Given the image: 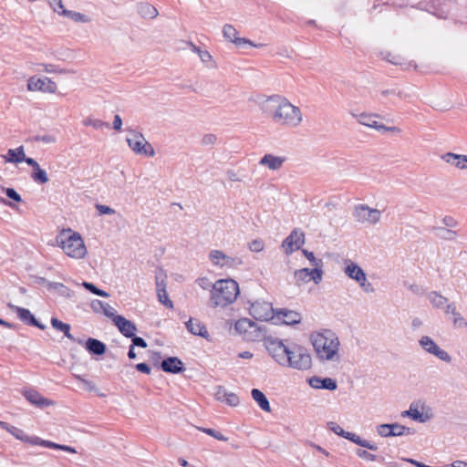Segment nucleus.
Listing matches in <instances>:
<instances>
[{
  "mask_svg": "<svg viewBox=\"0 0 467 467\" xmlns=\"http://www.w3.org/2000/svg\"><path fill=\"white\" fill-rule=\"evenodd\" d=\"M31 178L35 182L39 184H45L49 180L47 171L40 166L32 171Z\"/></svg>",
  "mask_w": 467,
  "mask_h": 467,
  "instance_id": "obj_39",
  "label": "nucleus"
},
{
  "mask_svg": "<svg viewBox=\"0 0 467 467\" xmlns=\"http://www.w3.org/2000/svg\"><path fill=\"white\" fill-rule=\"evenodd\" d=\"M284 157L274 156L272 154H265L259 161L261 165L267 166L270 170L276 171L280 169L285 162Z\"/></svg>",
  "mask_w": 467,
  "mask_h": 467,
  "instance_id": "obj_28",
  "label": "nucleus"
},
{
  "mask_svg": "<svg viewBox=\"0 0 467 467\" xmlns=\"http://www.w3.org/2000/svg\"><path fill=\"white\" fill-rule=\"evenodd\" d=\"M309 386L317 389L336 390L337 389V382L332 378H321L313 376L307 379Z\"/></svg>",
  "mask_w": 467,
  "mask_h": 467,
  "instance_id": "obj_19",
  "label": "nucleus"
},
{
  "mask_svg": "<svg viewBox=\"0 0 467 467\" xmlns=\"http://www.w3.org/2000/svg\"><path fill=\"white\" fill-rule=\"evenodd\" d=\"M48 4L54 12L57 13L60 16V11L66 9L64 7L62 0H48Z\"/></svg>",
  "mask_w": 467,
  "mask_h": 467,
  "instance_id": "obj_59",
  "label": "nucleus"
},
{
  "mask_svg": "<svg viewBox=\"0 0 467 467\" xmlns=\"http://www.w3.org/2000/svg\"><path fill=\"white\" fill-rule=\"evenodd\" d=\"M289 356L291 357V362L293 363H301L302 367L298 365L296 367H291L292 368L298 370H307L311 368L312 358L308 350L297 344H292Z\"/></svg>",
  "mask_w": 467,
  "mask_h": 467,
  "instance_id": "obj_7",
  "label": "nucleus"
},
{
  "mask_svg": "<svg viewBox=\"0 0 467 467\" xmlns=\"http://www.w3.org/2000/svg\"><path fill=\"white\" fill-rule=\"evenodd\" d=\"M327 425L329 431L343 438L346 431H344L338 424L334 421H328Z\"/></svg>",
  "mask_w": 467,
  "mask_h": 467,
  "instance_id": "obj_56",
  "label": "nucleus"
},
{
  "mask_svg": "<svg viewBox=\"0 0 467 467\" xmlns=\"http://www.w3.org/2000/svg\"><path fill=\"white\" fill-rule=\"evenodd\" d=\"M32 140L36 142L53 143L56 141V138L50 134L36 135L32 138Z\"/></svg>",
  "mask_w": 467,
  "mask_h": 467,
  "instance_id": "obj_53",
  "label": "nucleus"
},
{
  "mask_svg": "<svg viewBox=\"0 0 467 467\" xmlns=\"http://www.w3.org/2000/svg\"><path fill=\"white\" fill-rule=\"evenodd\" d=\"M248 247L252 252L258 253L264 249L265 244L261 239H255L249 243Z\"/></svg>",
  "mask_w": 467,
  "mask_h": 467,
  "instance_id": "obj_55",
  "label": "nucleus"
},
{
  "mask_svg": "<svg viewBox=\"0 0 467 467\" xmlns=\"http://www.w3.org/2000/svg\"><path fill=\"white\" fill-rule=\"evenodd\" d=\"M263 337L264 344L267 352L280 366L296 367L298 365L299 367H302L301 363L291 362V357L289 356L291 346L285 345L284 340L273 336H265V333L263 334Z\"/></svg>",
  "mask_w": 467,
  "mask_h": 467,
  "instance_id": "obj_5",
  "label": "nucleus"
},
{
  "mask_svg": "<svg viewBox=\"0 0 467 467\" xmlns=\"http://www.w3.org/2000/svg\"><path fill=\"white\" fill-rule=\"evenodd\" d=\"M113 324L120 334L127 338L134 337V334L137 332L136 325L121 315L113 318Z\"/></svg>",
  "mask_w": 467,
  "mask_h": 467,
  "instance_id": "obj_17",
  "label": "nucleus"
},
{
  "mask_svg": "<svg viewBox=\"0 0 467 467\" xmlns=\"http://www.w3.org/2000/svg\"><path fill=\"white\" fill-rule=\"evenodd\" d=\"M323 269L320 268H302L294 272V278L297 285L308 283L313 280L315 284H319L323 277Z\"/></svg>",
  "mask_w": 467,
  "mask_h": 467,
  "instance_id": "obj_11",
  "label": "nucleus"
},
{
  "mask_svg": "<svg viewBox=\"0 0 467 467\" xmlns=\"http://www.w3.org/2000/svg\"><path fill=\"white\" fill-rule=\"evenodd\" d=\"M224 401L230 406H236L239 403V397L234 393H228L224 397Z\"/></svg>",
  "mask_w": 467,
  "mask_h": 467,
  "instance_id": "obj_63",
  "label": "nucleus"
},
{
  "mask_svg": "<svg viewBox=\"0 0 467 467\" xmlns=\"http://www.w3.org/2000/svg\"><path fill=\"white\" fill-rule=\"evenodd\" d=\"M312 344L321 360H333L337 356L339 340L331 330L311 336Z\"/></svg>",
  "mask_w": 467,
  "mask_h": 467,
  "instance_id": "obj_3",
  "label": "nucleus"
},
{
  "mask_svg": "<svg viewBox=\"0 0 467 467\" xmlns=\"http://www.w3.org/2000/svg\"><path fill=\"white\" fill-rule=\"evenodd\" d=\"M27 89L30 91L55 93L57 90V84L47 77L40 78L34 76L30 77L27 80Z\"/></svg>",
  "mask_w": 467,
  "mask_h": 467,
  "instance_id": "obj_15",
  "label": "nucleus"
},
{
  "mask_svg": "<svg viewBox=\"0 0 467 467\" xmlns=\"http://www.w3.org/2000/svg\"><path fill=\"white\" fill-rule=\"evenodd\" d=\"M60 16H67L74 22L88 23L90 21V18L88 16L67 9H63L60 11Z\"/></svg>",
  "mask_w": 467,
  "mask_h": 467,
  "instance_id": "obj_38",
  "label": "nucleus"
},
{
  "mask_svg": "<svg viewBox=\"0 0 467 467\" xmlns=\"http://www.w3.org/2000/svg\"><path fill=\"white\" fill-rule=\"evenodd\" d=\"M389 427H390V423H382V424L378 425L377 426L378 434L384 438L392 437V435H390V433H388V432H389V429H388Z\"/></svg>",
  "mask_w": 467,
  "mask_h": 467,
  "instance_id": "obj_54",
  "label": "nucleus"
},
{
  "mask_svg": "<svg viewBox=\"0 0 467 467\" xmlns=\"http://www.w3.org/2000/svg\"><path fill=\"white\" fill-rule=\"evenodd\" d=\"M6 431L9 432L11 435H13L16 439H17L23 442L28 443L30 445H33V441L36 437V436H28L22 429L15 427L11 424Z\"/></svg>",
  "mask_w": 467,
  "mask_h": 467,
  "instance_id": "obj_33",
  "label": "nucleus"
},
{
  "mask_svg": "<svg viewBox=\"0 0 467 467\" xmlns=\"http://www.w3.org/2000/svg\"><path fill=\"white\" fill-rule=\"evenodd\" d=\"M130 339L132 342L131 345H133L134 347L145 348L148 346L146 340L140 337H138L136 333L134 334V337H130Z\"/></svg>",
  "mask_w": 467,
  "mask_h": 467,
  "instance_id": "obj_62",
  "label": "nucleus"
},
{
  "mask_svg": "<svg viewBox=\"0 0 467 467\" xmlns=\"http://www.w3.org/2000/svg\"><path fill=\"white\" fill-rule=\"evenodd\" d=\"M217 140V137L216 135L214 134H205L203 137H202V144L203 146H213L215 144Z\"/></svg>",
  "mask_w": 467,
  "mask_h": 467,
  "instance_id": "obj_60",
  "label": "nucleus"
},
{
  "mask_svg": "<svg viewBox=\"0 0 467 467\" xmlns=\"http://www.w3.org/2000/svg\"><path fill=\"white\" fill-rule=\"evenodd\" d=\"M24 397L33 405L43 408L52 404V400L42 396L38 391L35 389H26L23 392Z\"/></svg>",
  "mask_w": 467,
  "mask_h": 467,
  "instance_id": "obj_23",
  "label": "nucleus"
},
{
  "mask_svg": "<svg viewBox=\"0 0 467 467\" xmlns=\"http://www.w3.org/2000/svg\"><path fill=\"white\" fill-rule=\"evenodd\" d=\"M76 378L84 384L85 386V389L89 391V392H92V391H96L97 390V388H96V385L93 381L91 380H88L86 379H84L82 376H76Z\"/></svg>",
  "mask_w": 467,
  "mask_h": 467,
  "instance_id": "obj_58",
  "label": "nucleus"
},
{
  "mask_svg": "<svg viewBox=\"0 0 467 467\" xmlns=\"http://www.w3.org/2000/svg\"><path fill=\"white\" fill-rule=\"evenodd\" d=\"M302 254L307 258V260L310 262L311 265L314 266V268H320L323 267V261L321 259H318L315 256L313 252H310L306 249H302Z\"/></svg>",
  "mask_w": 467,
  "mask_h": 467,
  "instance_id": "obj_41",
  "label": "nucleus"
},
{
  "mask_svg": "<svg viewBox=\"0 0 467 467\" xmlns=\"http://www.w3.org/2000/svg\"><path fill=\"white\" fill-rule=\"evenodd\" d=\"M57 242L65 254L72 258L81 259L87 254V248L81 235L71 229L64 230L57 236Z\"/></svg>",
  "mask_w": 467,
  "mask_h": 467,
  "instance_id": "obj_4",
  "label": "nucleus"
},
{
  "mask_svg": "<svg viewBox=\"0 0 467 467\" xmlns=\"http://www.w3.org/2000/svg\"><path fill=\"white\" fill-rule=\"evenodd\" d=\"M185 326L191 334L202 337L207 340L210 339V334L205 325L199 320L190 317V319L185 323Z\"/></svg>",
  "mask_w": 467,
  "mask_h": 467,
  "instance_id": "obj_22",
  "label": "nucleus"
},
{
  "mask_svg": "<svg viewBox=\"0 0 467 467\" xmlns=\"http://www.w3.org/2000/svg\"><path fill=\"white\" fill-rule=\"evenodd\" d=\"M252 398L257 403L259 408L266 412L271 411L270 403L264 392L258 389H253L251 391Z\"/></svg>",
  "mask_w": 467,
  "mask_h": 467,
  "instance_id": "obj_31",
  "label": "nucleus"
},
{
  "mask_svg": "<svg viewBox=\"0 0 467 467\" xmlns=\"http://www.w3.org/2000/svg\"><path fill=\"white\" fill-rule=\"evenodd\" d=\"M51 326L57 331L63 332L64 336L70 340L76 341L74 337L70 333V325L67 323H64L57 317L51 318Z\"/></svg>",
  "mask_w": 467,
  "mask_h": 467,
  "instance_id": "obj_34",
  "label": "nucleus"
},
{
  "mask_svg": "<svg viewBox=\"0 0 467 467\" xmlns=\"http://www.w3.org/2000/svg\"><path fill=\"white\" fill-rule=\"evenodd\" d=\"M301 315L296 311L287 308H276L273 324L296 325L301 322Z\"/></svg>",
  "mask_w": 467,
  "mask_h": 467,
  "instance_id": "obj_14",
  "label": "nucleus"
},
{
  "mask_svg": "<svg viewBox=\"0 0 467 467\" xmlns=\"http://www.w3.org/2000/svg\"><path fill=\"white\" fill-rule=\"evenodd\" d=\"M356 455L363 460L368 461V462H374L378 461V456L375 454H372L368 452L366 450L363 449H357Z\"/></svg>",
  "mask_w": 467,
  "mask_h": 467,
  "instance_id": "obj_50",
  "label": "nucleus"
},
{
  "mask_svg": "<svg viewBox=\"0 0 467 467\" xmlns=\"http://www.w3.org/2000/svg\"><path fill=\"white\" fill-rule=\"evenodd\" d=\"M202 432L213 437L214 439L218 440V441H227V438L223 434L221 433L220 431L214 430V429H211V428H201L200 429Z\"/></svg>",
  "mask_w": 467,
  "mask_h": 467,
  "instance_id": "obj_49",
  "label": "nucleus"
},
{
  "mask_svg": "<svg viewBox=\"0 0 467 467\" xmlns=\"http://www.w3.org/2000/svg\"><path fill=\"white\" fill-rule=\"evenodd\" d=\"M431 231L435 234L437 238L445 241H453L458 235L457 231L441 226H432Z\"/></svg>",
  "mask_w": 467,
  "mask_h": 467,
  "instance_id": "obj_30",
  "label": "nucleus"
},
{
  "mask_svg": "<svg viewBox=\"0 0 467 467\" xmlns=\"http://www.w3.org/2000/svg\"><path fill=\"white\" fill-rule=\"evenodd\" d=\"M262 109L272 118L274 122L279 125L295 128L302 121L300 109L280 95L267 97L262 103Z\"/></svg>",
  "mask_w": 467,
  "mask_h": 467,
  "instance_id": "obj_1",
  "label": "nucleus"
},
{
  "mask_svg": "<svg viewBox=\"0 0 467 467\" xmlns=\"http://www.w3.org/2000/svg\"><path fill=\"white\" fill-rule=\"evenodd\" d=\"M107 306V303L101 301V300H99V299H94L91 301L90 303V307L91 309L95 312V313H100L102 312V310L104 309V307Z\"/></svg>",
  "mask_w": 467,
  "mask_h": 467,
  "instance_id": "obj_57",
  "label": "nucleus"
},
{
  "mask_svg": "<svg viewBox=\"0 0 467 467\" xmlns=\"http://www.w3.org/2000/svg\"><path fill=\"white\" fill-rule=\"evenodd\" d=\"M160 368L170 374H180L185 370L184 364L177 357H168L161 360Z\"/></svg>",
  "mask_w": 467,
  "mask_h": 467,
  "instance_id": "obj_18",
  "label": "nucleus"
},
{
  "mask_svg": "<svg viewBox=\"0 0 467 467\" xmlns=\"http://www.w3.org/2000/svg\"><path fill=\"white\" fill-rule=\"evenodd\" d=\"M410 419L420 423H425L433 417L432 410L430 407L422 405V411H420L418 405L412 402L410 405Z\"/></svg>",
  "mask_w": 467,
  "mask_h": 467,
  "instance_id": "obj_21",
  "label": "nucleus"
},
{
  "mask_svg": "<svg viewBox=\"0 0 467 467\" xmlns=\"http://www.w3.org/2000/svg\"><path fill=\"white\" fill-rule=\"evenodd\" d=\"M33 445H40V446H43L45 448H49V449H55V450H60V445L59 443H56L54 441H47V440H43L39 437H36V439L34 440L33 441Z\"/></svg>",
  "mask_w": 467,
  "mask_h": 467,
  "instance_id": "obj_43",
  "label": "nucleus"
},
{
  "mask_svg": "<svg viewBox=\"0 0 467 467\" xmlns=\"http://www.w3.org/2000/svg\"><path fill=\"white\" fill-rule=\"evenodd\" d=\"M85 126H92L95 130H102L103 128H109L108 122H104L100 119H87L83 121Z\"/></svg>",
  "mask_w": 467,
  "mask_h": 467,
  "instance_id": "obj_44",
  "label": "nucleus"
},
{
  "mask_svg": "<svg viewBox=\"0 0 467 467\" xmlns=\"http://www.w3.org/2000/svg\"><path fill=\"white\" fill-rule=\"evenodd\" d=\"M305 244V234L300 229H294L290 234L283 241L282 246L286 255H290L294 251L301 249Z\"/></svg>",
  "mask_w": 467,
  "mask_h": 467,
  "instance_id": "obj_12",
  "label": "nucleus"
},
{
  "mask_svg": "<svg viewBox=\"0 0 467 467\" xmlns=\"http://www.w3.org/2000/svg\"><path fill=\"white\" fill-rule=\"evenodd\" d=\"M239 293V285L236 281L234 279H220L213 285L210 298L211 306L213 307L227 306L236 300Z\"/></svg>",
  "mask_w": 467,
  "mask_h": 467,
  "instance_id": "obj_2",
  "label": "nucleus"
},
{
  "mask_svg": "<svg viewBox=\"0 0 467 467\" xmlns=\"http://www.w3.org/2000/svg\"><path fill=\"white\" fill-rule=\"evenodd\" d=\"M11 308L16 313L17 317L27 326L36 323V317L27 308L11 306Z\"/></svg>",
  "mask_w": 467,
  "mask_h": 467,
  "instance_id": "obj_29",
  "label": "nucleus"
},
{
  "mask_svg": "<svg viewBox=\"0 0 467 467\" xmlns=\"http://www.w3.org/2000/svg\"><path fill=\"white\" fill-rule=\"evenodd\" d=\"M343 438L350 441L351 442H353L360 447H362L364 441H365V439H362L360 436L357 435L356 433L349 432V431H346Z\"/></svg>",
  "mask_w": 467,
  "mask_h": 467,
  "instance_id": "obj_52",
  "label": "nucleus"
},
{
  "mask_svg": "<svg viewBox=\"0 0 467 467\" xmlns=\"http://www.w3.org/2000/svg\"><path fill=\"white\" fill-rule=\"evenodd\" d=\"M84 347L90 355L102 356L107 352L106 344L94 337H88L84 342Z\"/></svg>",
  "mask_w": 467,
  "mask_h": 467,
  "instance_id": "obj_24",
  "label": "nucleus"
},
{
  "mask_svg": "<svg viewBox=\"0 0 467 467\" xmlns=\"http://www.w3.org/2000/svg\"><path fill=\"white\" fill-rule=\"evenodd\" d=\"M157 296H158L159 301L163 306H165L169 309H172L173 308V303L169 298V296H168V293H167L166 289H163V288L159 289V292L157 293Z\"/></svg>",
  "mask_w": 467,
  "mask_h": 467,
  "instance_id": "obj_42",
  "label": "nucleus"
},
{
  "mask_svg": "<svg viewBox=\"0 0 467 467\" xmlns=\"http://www.w3.org/2000/svg\"><path fill=\"white\" fill-rule=\"evenodd\" d=\"M452 324L453 327L456 328H466L467 327V321L465 318L457 311L455 314L452 315Z\"/></svg>",
  "mask_w": 467,
  "mask_h": 467,
  "instance_id": "obj_46",
  "label": "nucleus"
},
{
  "mask_svg": "<svg viewBox=\"0 0 467 467\" xmlns=\"http://www.w3.org/2000/svg\"><path fill=\"white\" fill-rule=\"evenodd\" d=\"M237 30L230 24H226L223 27V35L224 38L229 40L232 43H234L237 47H241L242 45H249L254 47H262L265 44H254L251 40L244 37L237 36Z\"/></svg>",
  "mask_w": 467,
  "mask_h": 467,
  "instance_id": "obj_16",
  "label": "nucleus"
},
{
  "mask_svg": "<svg viewBox=\"0 0 467 467\" xmlns=\"http://www.w3.org/2000/svg\"><path fill=\"white\" fill-rule=\"evenodd\" d=\"M442 159L459 169H467V155L455 154L452 152L445 153Z\"/></svg>",
  "mask_w": 467,
  "mask_h": 467,
  "instance_id": "obj_26",
  "label": "nucleus"
},
{
  "mask_svg": "<svg viewBox=\"0 0 467 467\" xmlns=\"http://www.w3.org/2000/svg\"><path fill=\"white\" fill-rule=\"evenodd\" d=\"M389 432L392 437H400L405 435H413L416 431L413 428L406 427L398 422L390 423Z\"/></svg>",
  "mask_w": 467,
  "mask_h": 467,
  "instance_id": "obj_32",
  "label": "nucleus"
},
{
  "mask_svg": "<svg viewBox=\"0 0 467 467\" xmlns=\"http://www.w3.org/2000/svg\"><path fill=\"white\" fill-rule=\"evenodd\" d=\"M209 258L214 265L220 267H238L243 265L241 258L229 256L221 250H212Z\"/></svg>",
  "mask_w": 467,
  "mask_h": 467,
  "instance_id": "obj_13",
  "label": "nucleus"
},
{
  "mask_svg": "<svg viewBox=\"0 0 467 467\" xmlns=\"http://www.w3.org/2000/svg\"><path fill=\"white\" fill-rule=\"evenodd\" d=\"M25 150L23 146L16 149H10L7 151L6 161L12 163H21L25 160Z\"/></svg>",
  "mask_w": 467,
  "mask_h": 467,
  "instance_id": "obj_35",
  "label": "nucleus"
},
{
  "mask_svg": "<svg viewBox=\"0 0 467 467\" xmlns=\"http://www.w3.org/2000/svg\"><path fill=\"white\" fill-rule=\"evenodd\" d=\"M150 361L152 365L156 368H160V364L161 362V354L159 351H151L150 352Z\"/></svg>",
  "mask_w": 467,
  "mask_h": 467,
  "instance_id": "obj_64",
  "label": "nucleus"
},
{
  "mask_svg": "<svg viewBox=\"0 0 467 467\" xmlns=\"http://www.w3.org/2000/svg\"><path fill=\"white\" fill-rule=\"evenodd\" d=\"M429 300L434 308H444L448 303V298L437 291H431L428 295Z\"/></svg>",
  "mask_w": 467,
  "mask_h": 467,
  "instance_id": "obj_36",
  "label": "nucleus"
},
{
  "mask_svg": "<svg viewBox=\"0 0 467 467\" xmlns=\"http://www.w3.org/2000/svg\"><path fill=\"white\" fill-rule=\"evenodd\" d=\"M419 345L427 353L435 356L439 359L446 363H450L451 361V357L450 354L447 351L441 349L431 337L422 336L419 340Z\"/></svg>",
  "mask_w": 467,
  "mask_h": 467,
  "instance_id": "obj_9",
  "label": "nucleus"
},
{
  "mask_svg": "<svg viewBox=\"0 0 467 467\" xmlns=\"http://www.w3.org/2000/svg\"><path fill=\"white\" fill-rule=\"evenodd\" d=\"M382 58L393 65H401L403 58L399 55H392L390 52H382Z\"/></svg>",
  "mask_w": 467,
  "mask_h": 467,
  "instance_id": "obj_45",
  "label": "nucleus"
},
{
  "mask_svg": "<svg viewBox=\"0 0 467 467\" xmlns=\"http://www.w3.org/2000/svg\"><path fill=\"white\" fill-rule=\"evenodd\" d=\"M380 211L378 209L369 208L366 204H358L355 207L353 215L359 223L368 222L370 224H375L380 220Z\"/></svg>",
  "mask_w": 467,
  "mask_h": 467,
  "instance_id": "obj_10",
  "label": "nucleus"
},
{
  "mask_svg": "<svg viewBox=\"0 0 467 467\" xmlns=\"http://www.w3.org/2000/svg\"><path fill=\"white\" fill-rule=\"evenodd\" d=\"M2 191L5 193L6 197L16 202H21V195L14 188H2Z\"/></svg>",
  "mask_w": 467,
  "mask_h": 467,
  "instance_id": "obj_47",
  "label": "nucleus"
},
{
  "mask_svg": "<svg viewBox=\"0 0 467 467\" xmlns=\"http://www.w3.org/2000/svg\"><path fill=\"white\" fill-rule=\"evenodd\" d=\"M275 309L276 308H274L271 303L265 301H255L251 304L249 313L255 320H271L274 322Z\"/></svg>",
  "mask_w": 467,
  "mask_h": 467,
  "instance_id": "obj_8",
  "label": "nucleus"
},
{
  "mask_svg": "<svg viewBox=\"0 0 467 467\" xmlns=\"http://www.w3.org/2000/svg\"><path fill=\"white\" fill-rule=\"evenodd\" d=\"M345 274L357 283L366 281V273L364 270L358 264L350 260L346 262Z\"/></svg>",
  "mask_w": 467,
  "mask_h": 467,
  "instance_id": "obj_25",
  "label": "nucleus"
},
{
  "mask_svg": "<svg viewBox=\"0 0 467 467\" xmlns=\"http://www.w3.org/2000/svg\"><path fill=\"white\" fill-rule=\"evenodd\" d=\"M137 12L142 18L145 19H153L159 14L157 8L154 5L145 2H141L137 5Z\"/></svg>",
  "mask_w": 467,
  "mask_h": 467,
  "instance_id": "obj_27",
  "label": "nucleus"
},
{
  "mask_svg": "<svg viewBox=\"0 0 467 467\" xmlns=\"http://www.w3.org/2000/svg\"><path fill=\"white\" fill-rule=\"evenodd\" d=\"M130 136L126 139L129 147L137 154H143L146 156L152 157L155 151L152 146L145 140L144 136L140 132L128 130Z\"/></svg>",
  "mask_w": 467,
  "mask_h": 467,
  "instance_id": "obj_6",
  "label": "nucleus"
},
{
  "mask_svg": "<svg viewBox=\"0 0 467 467\" xmlns=\"http://www.w3.org/2000/svg\"><path fill=\"white\" fill-rule=\"evenodd\" d=\"M48 290H56L60 296L70 298L73 296V291L62 283H48Z\"/></svg>",
  "mask_w": 467,
  "mask_h": 467,
  "instance_id": "obj_37",
  "label": "nucleus"
},
{
  "mask_svg": "<svg viewBox=\"0 0 467 467\" xmlns=\"http://www.w3.org/2000/svg\"><path fill=\"white\" fill-rule=\"evenodd\" d=\"M82 285L85 287L86 290H88V292H90L96 296H99L101 297H106V298L109 296V294L107 291L99 288L93 283L84 281L82 283Z\"/></svg>",
  "mask_w": 467,
  "mask_h": 467,
  "instance_id": "obj_40",
  "label": "nucleus"
},
{
  "mask_svg": "<svg viewBox=\"0 0 467 467\" xmlns=\"http://www.w3.org/2000/svg\"><path fill=\"white\" fill-rule=\"evenodd\" d=\"M164 278H166V274L162 269H160L155 276L157 293L159 292V289H166V283Z\"/></svg>",
  "mask_w": 467,
  "mask_h": 467,
  "instance_id": "obj_48",
  "label": "nucleus"
},
{
  "mask_svg": "<svg viewBox=\"0 0 467 467\" xmlns=\"http://www.w3.org/2000/svg\"><path fill=\"white\" fill-rule=\"evenodd\" d=\"M234 329L240 334L246 337L248 339H252L247 336V334L259 331L260 333H263V328L260 327H257L256 323L252 321L249 318H240L235 322Z\"/></svg>",
  "mask_w": 467,
  "mask_h": 467,
  "instance_id": "obj_20",
  "label": "nucleus"
},
{
  "mask_svg": "<svg viewBox=\"0 0 467 467\" xmlns=\"http://www.w3.org/2000/svg\"><path fill=\"white\" fill-rule=\"evenodd\" d=\"M343 438L350 441L351 442H353L360 447H362L364 441H365V439H362L360 436L357 435L356 433L349 432V431H346Z\"/></svg>",
  "mask_w": 467,
  "mask_h": 467,
  "instance_id": "obj_51",
  "label": "nucleus"
},
{
  "mask_svg": "<svg viewBox=\"0 0 467 467\" xmlns=\"http://www.w3.org/2000/svg\"><path fill=\"white\" fill-rule=\"evenodd\" d=\"M96 209L98 210L99 215L114 214L116 213L115 210L112 209L111 207H109L108 205H104V204H99V203L96 204Z\"/></svg>",
  "mask_w": 467,
  "mask_h": 467,
  "instance_id": "obj_61",
  "label": "nucleus"
}]
</instances>
